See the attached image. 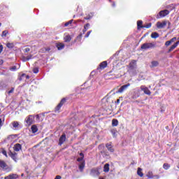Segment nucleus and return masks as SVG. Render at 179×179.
Returning a JSON list of instances; mask_svg holds the SVG:
<instances>
[{"label": "nucleus", "instance_id": "1", "mask_svg": "<svg viewBox=\"0 0 179 179\" xmlns=\"http://www.w3.org/2000/svg\"><path fill=\"white\" fill-rule=\"evenodd\" d=\"M169 13H170V11H169L168 10H161L157 15V19H160V17H164L167 16Z\"/></svg>", "mask_w": 179, "mask_h": 179}, {"label": "nucleus", "instance_id": "2", "mask_svg": "<svg viewBox=\"0 0 179 179\" xmlns=\"http://www.w3.org/2000/svg\"><path fill=\"white\" fill-rule=\"evenodd\" d=\"M25 122L28 125H31L33 122H34V115H29L25 118Z\"/></svg>", "mask_w": 179, "mask_h": 179}, {"label": "nucleus", "instance_id": "3", "mask_svg": "<svg viewBox=\"0 0 179 179\" xmlns=\"http://www.w3.org/2000/svg\"><path fill=\"white\" fill-rule=\"evenodd\" d=\"M136 69V61L132 60L129 64V72Z\"/></svg>", "mask_w": 179, "mask_h": 179}, {"label": "nucleus", "instance_id": "4", "mask_svg": "<svg viewBox=\"0 0 179 179\" xmlns=\"http://www.w3.org/2000/svg\"><path fill=\"white\" fill-rule=\"evenodd\" d=\"M153 47H155V44L152 43H144L141 45V49L142 50H148V48H153Z\"/></svg>", "mask_w": 179, "mask_h": 179}, {"label": "nucleus", "instance_id": "5", "mask_svg": "<svg viewBox=\"0 0 179 179\" xmlns=\"http://www.w3.org/2000/svg\"><path fill=\"white\" fill-rule=\"evenodd\" d=\"M131 86V84L127 83V85H124L123 86H122L117 92L116 93H122L124 92H125V90H127L128 89V87H129Z\"/></svg>", "mask_w": 179, "mask_h": 179}, {"label": "nucleus", "instance_id": "6", "mask_svg": "<svg viewBox=\"0 0 179 179\" xmlns=\"http://www.w3.org/2000/svg\"><path fill=\"white\" fill-rule=\"evenodd\" d=\"M141 90L145 93V94H148V96H150L151 92L150 90H149V88L145 87V85H141Z\"/></svg>", "mask_w": 179, "mask_h": 179}, {"label": "nucleus", "instance_id": "7", "mask_svg": "<svg viewBox=\"0 0 179 179\" xmlns=\"http://www.w3.org/2000/svg\"><path fill=\"white\" fill-rule=\"evenodd\" d=\"M166 26H167V22L166 21H164L162 22H157V27L158 29H164Z\"/></svg>", "mask_w": 179, "mask_h": 179}, {"label": "nucleus", "instance_id": "8", "mask_svg": "<svg viewBox=\"0 0 179 179\" xmlns=\"http://www.w3.org/2000/svg\"><path fill=\"white\" fill-rule=\"evenodd\" d=\"M66 100L65 99H62V101H60V103L57 105V106L55 108V111L56 112H59L61 107H62V106H64V103H65Z\"/></svg>", "mask_w": 179, "mask_h": 179}, {"label": "nucleus", "instance_id": "9", "mask_svg": "<svg viewBox=\"0 0 179 179\" xmlns=\"http://www.w3.org/2000/svg\"><path fill=\"white\" fill-rule=\"evenodd\" d=\"M0 169H2V170L8 169V165H6L5 161L0 160Z\"/></svg>", "mask_w": 179, "mask_h": 179}, {"label": "nucleus", "instance_id": "10", "mask_svg": "<svg viewBox=\"0 0 179 179\" xmlns=\"http://www.w3.org/2000/svg\"><path fill=\"white\" fill-rule=\"evenodd\" d=\"M15 152H19V150H22V144H20V143H17L14 145V148H13Z\"/></svg>", "mask_w": 179, "mask_h": 179}, {"label": "nucleus", "instance_id": "11", "mask_svg": "<svg viewBox=\"0 0 179 179\" xmlns=\"http://www.w3.org/2000/svg\"><path fill=\"white\" fill-rule=\"evenodd\" d=\"M66 139V136H65V134H63L62 136H61L59 141V145H62V143H64V142H65Z\"/></svg>", "mask_w": 179, "mask_h": 179}, {"label": "nucleus", "instance_id": "12", "mask_svg": "<svg viewBox=\"0 0 179 179\" xmlns=\"http://www.w3.org/2000/svg\"><path fill=\"white\" fill-rule=\"evenodd\" d=\"M19 176L16 174H12V175H9V176H6L4 179H16Z\"/></svg>", "mask_w": 179, "mask_h": 179}, {"label": "nucleus", "instance_id": "13", "mask_svg": "<svg viewBox=\"0 0 179 179\" xmlns=\"http://www.w3.org/2000/svg\"><path fill=\"white\" fill-rule=\"evenodd\" d=\"M146 177H148V178H150V179H153L155 178V176L153 175V172L152 171H148L146 174Z\"/></svg>", "mask_w": 179, "mask_h": 179}, {"label": "nucleus", "instance_id": "14", "mask_svg": "<svg viewBox=\"0 0 179 179\" xmlns=\"http://www.w3.org/2000/svg\"><path fill=\"white\" fill-rule=\"evenodd\" d=\"M107 67V62H103L99 64L100 69H104V68Z\"/></svg>", "mask_w": 179, "mask_h": 179}, {"label": "nucleus", "instance_id": "15", "mask_svg": "<svg viewBox=\"0 0 179 179\" xmlns=\"http://www.w3.org/2000/svg\"><path fill=\"white\" fill-rule=\"evenodd\" d=\"M103 171L105 173H108V171H110V164H106L104 165Z\"/></svg>", "mask_w": 179, "mask_h": 179}, {"label": "nucleus", "instance_id": "16", "mask_svg": "<svg viewBox=\"0 0 179 179\" xmlns=\"http://www.w3.org/2000/svg\"><path fill=\"white\" fill-rule=\"evenodd\" d=\"M31 130L32 131L33 134H36V132L38 131V129L37 128V126L36 124H34L31 126Z\"/></svg>", "mask_w": 179, "mask_h": 179}, {"label": "nucleus", "instance_id": "17", "mask_svg": "<svg viewBox=\"0 0 179 179\" xmlns=\"http://www.w3.org/2000/svg\"><path fill=\"white\" fill-rule=\"evenodd\" d=\"M9 155H10V157L13 159V160H14V162H16L17 155L16 153H13V152H10Z\"/></svg>", "mask_w": 179, "mask_h": 179}, {"label": "nucleus", "instance_id": "18", "mask_svg": "<svg viewBox=\"0 0 179 179\" xmlns=\"http://www.w3.org/2000/svg\"><path fill=\"white\" fill-rule=\"evenodd\" d=\"M106 148L108 150H109V152H111V153L114 152V148H113V145H111L110 144H106Z\"/></svg>", "mask_w": 179, "mask_h": 179}, {"label": "nucleus", "instance_id": "19", "mask_svg": "<svg viewBox=\"0 0 179 179\" xmlns=\"http://www.w3.org/2000/svg\"><path fill=\"white\" fill-rule=\"evenodd\" d=\"M137 174L139 176V177H143V173L142 172L141 168H138Z\"/></svg>", "mask_w": 179, "mask_h": 179}, {"label": "nucleus", "instance_id": "20", "mask_svg": "<svg viewBox=\"0 0 179 179\" xmlns=\"http://www.w3.org/2000/svg\"><path fill=\"white\" fill-rule=\"evenodd\" d=\"M142 23L143 22L141 20L137 22L138 29H143V27H145V26H142Z\"/></svg>", "mask_w": 179, "mask_h": 179}, {"label": "nucleus", "instance_id": "21", "mask_svg": "<svg viewBox=\"0 0 179 179\" xmlns=\"http://www.w3.org/2000/svg\"><path fill=\"white\" fill-rule=\"evenodd\" d=\"M57 47L58 50H62L65 47V45L64 43H57Z\"/></svg>", "mask_w": 179, "mask_h": 179}, {"label": "nucleus", "instance_id": "22", "mask_svg": "<svg viewBox=\"0 0 179 179\" xmlns=\"http://www.w3.org/2000/svg\"><path fill=\"white\" fill-rule=\"evenodd\" d=\"M159 65V62L157 61H153L151 62V66L155 68V66H157Z\"/></svg>", "mask_w": 179, "mask_h": 179}, {"label": "nucleus", "instance_id": "23", "mask_svg": "<svg viewBox=\"0 0 179 179\" xmlns=\"http://www.w3.org/2000/svg\"><path fill=\"white\" fill-rule=\"evenodd\" d=\"M151 37L152 38H157L159 37V34H157V32H153L151 34Z\"/></svg>", "mask_w": 179, "mask_h": 179}, {"label": "nucleus", "instance_id": "24", "mask_svg": "<svg viewBox=\"0 0 179 179\" xmlns=\"http://www.w3.org/2000/svg\"><path fill=\"white\" fill-rule=\"evenodd\" d=\"M64 41L66 43H69V41H71V36L70 35H67L64 37Z\"/></svg>", "mask_w": 179, "mask_h": 179}, {"label": "nucleus", "instance_id": "25", "mask_svg": "<svg viewBox=\"0 0 179 179\" xmlns=\"http://www.w3.org/2000/svg\"><path fill=\"white\" fill-rule=\"evenodd\" d=\"M112 125L113 127H117V125H118V120L113 119L112 120Z\"/></svg>", "mask_w": 179, "mask_h": 179}, {"label": "nucleus", "instance_id": "26", "mask_svg": "<svg viewBox=\"0 0 179 179\" xmlns=\"http://www.w3.org/2000/svg\"><path fill=\"white\" fill-rule=\"evenodd\" d=\"M90 27V24H87L84 27L83 33H86L87 31V29Z\"/></svg>", "mask_w": 179, "mask_h": 179}, {"label": "nucleus", "instance_id": "27", "mask_svg": "<svg viewBox=\"0 0 179 179\" xmlns=\"http://www.w3.org/2000/svg\"><path fill=\"white\" fill-rule=\"evenodd\" d=\"M11 125H13V128L16 129L17 127H19V122H13L11 123Z\"/></svg>", "mask_w": 179, "mask_h": 179}, {"label": "nucleus", "instance_id": "28", "mask_svg": "<svg viewBox=\"0 0 179 179\" xmlns=\"http://www.w3.org/2000/svg\"><path fill=\"white\" fill-rule=\"evenodd\" d=\"M80 157L78 158V162H82V160H83V157H85V156L83 155V153H80Z\"/></svg>", "mask_w": 179, "mask_h": 179}, {"label": "nucleus", "instance_id": "29", "mask_svg": "<svg viewBox=\"0 0 179 179\" xmlns=\"http://www.w3.org/2000/svg\"><path fill=\"white\" fill-rule=\"evenodd\" d=\"M175 48H177V46L174 43L172 46H171L170 49L169 50V52H171V51H173V50H174Z\"/></svg>", "mask_w": 179, "mask_h": 179}, {"label": "nucleus", "instance_id": "30", "mask_svg": "<svg viewBox=\"0 0 179 179\" xmlns=\"http://www.w3.org/2000/svg\"><path fill=\"white\" fill-rule=\"evenodd\" d=\"M163 167L165 170H169L170 169V164H164Z\"/></svg>", "mask_w": 179, "mask_h": 179}, {"label": "nucleus", "instance_id": "31", "mask_svg": "<svg viewBox=\"0 0 179 179\" xmlns=\"http://www.w3.org/2000/svg\"><path fill=\"white\" fill-rule=\"evenodd\" d=\"M79 169L80 170H83V169H85V163L84 162H82L80 166H79Z\"/></svg>", "mask_w": 179, "mask_h": 179}, {"label": "nucleus", "instance_id": "32", "mask_svg": "<svg viewBox=\"0 0 179 179\" xmlns=\"http://www.w3.org/2000/svg\"><path fill=\"white\" fill-rule=\"evenodd\" d=\"M72 22H73V20H71L64 24V26L66 27L67 26H69V24H72Z\"/></svg>", "mask_w": 179, "mask_h": 179}, {"label": "nucleus", "instance_id": "33", "mask_svg": "<svg viewBox=\"0 0 179 179\" xmlns=\"http://www.w3.org/2000/svg\"><path fill=\"white\" fill-rule=\"evenodd\" d=\"M6 47H8V48H13V43H8Z\"/></svg>", "mask_w": 179, "mask_h": 179}, {"label": "nucleus", "instance_id": "34", "mask_svg": "<svg viewBox=\"0 0 179 179\" xmlns=\"http://www.w3.org/2000/svg\"><path fill=\"white\" fill-rule=\"evenodd\" d=\"M8 34V31H3L2 32V37H6V35Z\"/></svg>", "mask_w": 179, "mask_h": 179}, {"label": "nucleus", "instance_id": "35", "mask_svg": "<svg viewBox=\"0 0 179 179\" xmlns=\"http://www.w3.org/2000/svg\"><path fill=\"white\" fill-rule=\"evenodd\" d=\"M111 134L113 136H117V131L115 130H112Z\"/></svg>", "mask_w": 179, "mask_h": 179}, {"label": "nucleus", "instance_id": "36", "mask_svg": "<svg viewBox=\"0 0 179 179\" xmlns=\"http://www.w3.org/2000/svg\"><path fill=\"white\" fill-rule=\"evenodd\" d=\"M144 27H145V29H150V27H152V23H149L147 25H145Z\"/></svg>", "mask_w": 179, "mask_h": 179}, {"label": "nucleus", "instance_id": "37", "mask_svg": "<svg viewBox=\"0 0 179 179\" xmlns=\"http://www.w3.org/2000/svg\"><path fill=\"white\" fill-rule=\"evenodd\" d=\"M34 73H38V68L36 67L33 69Z\"/></svg>", "mask_w": 179, "mask_h": 179}, {"label": "nucleus", "instance_id": "38", "mask_svg": "<svg viewBox=\"0 0 179 179\" xmlns=\"http://www.w3.org/2000/svg\"><path fill=\"white\" fill-rule=\"evenodd\" d=\"M31 55L27 56L26 59H24V61H29V59H31Z\"/></svg>", "mask_w": 179, "mask_h": 179}, {"label": "nucleus", "instance_id": "39", "mask_svg": "<svg viewBox=\"0 0 179 179\" xmlns=\"http://www.w3.org/2000/svg\"><path fill=\"white\" fill-rule=\"evenodd\" d=\"M176 40H177V38L176 37H173L169 41L171 43H174V41H176Z\"/></svg>", "mask_w": 179, "mask_h": 179}, {"label": "nucleus", "instance_id": "40", "mask_svg": "<svg viewBox=\"0 0 179 179\" xmlns=\"http://www.w3.org/2000/svg\"><path fill=\"white\" fill-rule=\"evenodd\" d=\"M171 44V42H170V41H166V43H165V45L166 46V47H169V45H170Z\"/></svg>", "mask_w": 179, "mask_h": 179}, {"label": "nucleus", "instance_id": "41", "mask_svg": "<svg viewBox=\"0 0 179 179\" xmlns=\"http://www.w3.org/2000/svg\"><path fill=\"white\" fill-rule=\"evenodd\" d=\"M92 33V31H90L87 33V34L85 35V38H87V37H89V36H90V34Z\"/></svg>", "mask_w": 179, "mask_h": 179}, {"label": "nucleus", "instance_id": "42", "mask_svg": "<svg viewBox=\"0 0 179 179\" xmlns=\"http://www.w3.org/2000/svg\"><path fill=\"white\" fill-rule=\"evenodd\" d=\"M10 69V71H16V69H17L16 68V66H14L11 67Z\"/></svg>", "mask_w": 179, "mask_h": 179}, {"label": "nucleus", "instance_id": "43", "mask_svg": "<svg viewBox=\"0 0 179 179\" xmlns=\"http://www.w3.org/2000/svg\"><path fill=\"white\" fill-rule=\"evenodd\" d=\"M3 51V46L2 45H0V54Z\"/></svg>", "mask_w": 179, "mask_h": 179}, {"label": "nucleus", "instance_id": "44", "mask_svg": "<svg viewBox=\"0 0 179 179\" xmlns=\"http://www.w3.org/2000/svg\"><path fill=\"white\" fill-rule=\"evenodd\" d=\"M24 76H26L27 79H30V76H26V74H22V78H23V77H24Z\"/></svg>", "mask_w": 179, "mask_h": 179}, {"label": "nucleus", "instance_id": "45", "mask_svg": "<svg viewBox=\"0 0 179 179\" xmlns=\"http://www.w3.org/2000/svg\"><path fill=\"white\" fill-rule=\"evenodd\" d=\"M160 176L159 175H154V179H159Z\"/></svg>", "mask_w": 179, "mask_h": 179}, {"label": "nucleus", "instance_id": "46", "mask_svg": "<svg viewBox=\"0 0 179 179\" xmlns=\"http://www.w3.org/2000/svg\"><path fill=\"white\" fill-rule=\"evenodd\" d=\"M15 88L11 89L10 91H8V94H10L13 92H14Z\"/></svg>", "mask_w": 179, "mask_h": 179}, {"label": "nucleus", "instance_id": "47", "mask_svg": "<svg viewBox=\"0 0 179 179\" xmlns=\"http://www.w3.org/2000/svg\"><path fill=\"white\" fill-rule=\"evenodd\" d=\"M24 51H25V52H29V51H30V48H27L24 49Z\"/></svg>", "mask_w": 179, "mask_h": 179}, {"label": "nucleus", "instance_id": "48", "mask_svg": "<svg viewBox=\"0 0 179 179\" xmlns=\"http://www.w3.org/2000/svg\"><path fill=\"white\" fill-rule=\"evenodd\" d=\"M139 97V95H134L132 96V99H138Z\"/></svg>", "mask_w": 179, "mask_h": 179}, {"label": "nucleus", "instance_id": "49", "mask_svg": "<svg viewBox=\"0 0 179 179\" xmlns=\"http://www.w3.org/2000/svg\"><path fill=\"white\" fill-rule=\"evenodd\" d=\"M55 179H61V176H57Z\"/></svg>", "mask_w": 179, "mask_h": 179}, {"label": "nucleus", "instance_id": "50", "mask_svg": "<svg viewBox=\"0 0 179 179\" xmlns=\"http://www.w3.org/2000/svg\"><path fill=\"white\" fill-rule=\"evenodd\" d=\"M174 44H175V45H176V47H178V44H179V41H177V42L175 43Z\"/></svg>", "mask_w": 179, "mask_h": 179}, {"label": "nucleus", "instance_id": "51", "mask_svg": "<svg viewBox=\"0 0 179 179\" xmlns=\"http://www.w3.org/2000/svg\"><path fill=\"white\" fill-rule=\"evenodd\" d=\"M3 155H4V156H8L6 154V151H3Z\"/></svg>", "mask_w": 179, "mask_h": 179}, {"label": "nucleus", "instance_id": "52", "mask_svg": "<svg viewBox=\"0 0 179 179\" xmlns=\"http://www.w3.org/2000/svg\"><path fill=\"white\" fill-rule=\"evenodd\" d=\"M0 127H2V119H0Z\"/></svg>", "mask_w": 179, "mask_h": 179}, {"label": "nucleus", "instance_id": "53", "mask_svg": "<svg viewBox=\"0 0 179 179\" xmlns=\"http://www.w3.org/2000/svg\"><path fill=\"white\" fill-rule=\"evenodd\" d=\"M120 103V99H117L116 104H118Z\"/></svg>", "mask_w": 179, "mask_h": 179}, {"label": "nucleus", "instance_id": "54", "mask_svg": "<svg viewBox=\"0 0 179 179\" xmlns=\"http://www.w3.org/2000/svg\"><path fill=\"white\" fill-rule=\"evenodd\" d=\"M36 118L37 120H38V118H40V116H39L38 115H37L36 116Z\"/></svg>", "mask_w": 179, "mask_h": 179}, {"label": "nucleus", "instance_id": "55", "mask_svg": "<svg viewBox=\"0 0 179 179\" xmlns=\"http://www.w3.org/2000/svg\"><path fill=\"white\" fill-rule=\"evenodd\" d=\"M85 19L86 20H87L90 19V17H85Z\"/></svg>", "mask_w": 179, "mask_h": 179}, {"label": "nucleus", "instance_id": "56", "mask_svg": "<svg viewBox=\"0 0 179 179\" xmlns=\"http://www.w3.org/2000/svg\"><path fill=\"white\" fill-rule=\"evenodd\" d=\"M112 6H115V3H113L112 4Z\"/></svg>", "mask_w": 179, "mask_h": 179}, {"label": "nucleus", "instance_id": "57", "mask_svg": "<svg viewBox=\"0 0 179 179\" xmlns=\"http://www.w3.org/2000/svg\"><path fill=\"white\" fill-rule=\"evenodd\" d=\"M1 26H2V24L0 22V27H1Z\"/></svg>", "mask_w": 179, "mask_h": 179}, {"label": "nucleus", "instance_id": "58", "mask_svg": "<svg viewBox=\"0 0 179 179\" xmlns=\"http://www.w3.org/2000/svg\"><path fill=\"white\" fill-rule=\"evenodd\" d=\"M110 2H111V0H109Z\"/></svg>", "mask_w": 179, "mask_h": 179}, {"label": "nucleus", "instance_id": "59", "mask_svg": "<svg viewBox=\"0 0 179 179\" xmlns=\"http://www.w3.org/2000/svg\"><path fill=\"white\" fill-rule=\"evenodd\" d=\"M120 99H122V97H120Z\"/></svg>", "mask_w": 179, "mask_h": 179}, {"label": "nucleus", "instance_id": "60", "mask_svg": "<svg viewBox=\"0 0 179 179\" xmlns=\"http://www.w3.org/2000/svg\"><path fill=\"white\" fill-rule=\"evenodd\" d=\"M73 17H75V15L73 16Z\"/></svg>", "mask_w": 179, "mask_h": 179}, {"label": "nucleus", "instance_id": "61", "mask_svg": "<svg viewBox=\"0 0 179 179\" xmlns=\"http://www.w3.org/2000/svg\"><path fill=\"white\" fill-rule=\"evenodd\" d=\"M178 39H179V38H178Z\"/></svg>", "mask_w": 179, "mask_h": 179}]
</instances>
